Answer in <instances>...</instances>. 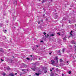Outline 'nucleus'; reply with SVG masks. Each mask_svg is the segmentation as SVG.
<instances>
[{
    "instance_id": "12",
    "label": "nucleus",
    "mask_w": 76,
    "mask_h": 76,
    "mask_svg": "<svg viewBox=\"0 0 76 76\" xmlns=\"http://www.w3.org/2000/svg\"><path fill=\"white\" fill-rule=\"evenodd\" d=\"M64 49L63 48L62 49V52H63V53H64Z\"/></svg>"
},
{
    "instance_id": "17",
    "label": "nucleus",
    "mask_w": 76,
    "mask_h": 76,
    "mask_svg": "<svg viewBox=\"0 0 76 76\" xmlns=\"http://www.w3.org/2000/svg\"><path fill=\"white\" fill-rule=\"evenodd\" d=\"M68 73H69V74H70V73H71V72L69 71Z\"/></svg>"
},
{
    "instance_id": "37",
    "label": "nucleus",
    "mask_w": 76,
    "mask_h": 76,
    "mask_svg": "<svg viewBox=\"0 0 76 76\" xmlns=\"http://www.w3.org/2000/svg\"><path fill=\"white\" fill-rule=\"evenodd\" d=\"M51 54V53H49V54Z\"/></svg>"
},
{
    "instance_id": "13",
    "label": "nucleus",
    "mask_w": 76,
    "mask_h": 76,
    "mask_svg": "<svg viewBox=\"0 0 76 76\" xmlns=\"http://www.w3.org/2000/svg\"><path fill=\"white\" fill-rule=\"evenodd\" d=\"M43 34H44V35H46V34H47V33H45V32H44Z\"/></svg>"
},
{
    "instance_id": "7",
    "label": "nucleus",
    "mask_w": 76,
    "mask_h": 76,
    "mask_svg": "<svg viewBox=\"0 0 76 76\" xmlns=\"http://www.w3.org/2000/svg\"><path fill=\"white\" fill-rule=\"evenodd\" d=\"M63 20H66V18L64 17L63 18Z\"/></svg>"
},
{
    "instance_id": "52",
    "label": "nucleus",
    "mask_w": 76,
    "mask_h": 76,
    "mask_svg": "<svg viewBox=\"0 0 76 76\" xmlns=\"http://www.w3.org/2000/svg\"><path fill=\"white\" fill-rule=\"evenodd\" d=\"M56 67H57V66H56Z\"/></svg>"
},
{
    "instance_id": "6",
    "label": "nucleus",
    "mask_w": 76,
    "mask_h": 76,
    "mask_svg": "<svg viewBox=\"0 0 76 76\" xmlns=\"http://www.w3.org/2000/svg\"><path fill=\"white\" fill-rule=\"evenodd\" d=\"M54 36V34H50V37H53Z\"/></svg>"
},
{
    "instance_id": "14",
    "label": "nucleus",
    "mask_w": 76,
    "mask_h": 76,
    "mask_svg": "<svg viewBox=\"0 0 76 76\" xmlns=\"http://www.w3.org/2000/svg\"><path fill=\"white\" fill-rule=\"evenodd\" d=\"M7 69H8V70H9L10 68H9V67L8 66L7 68Z\"/></svg>"
},
{
    "instance_id": "42",
    "label": "nucleus",
    "mask_w": 76,
    "mask_h": 76,
    "mask_svg": "<svg viewBox=\"0 0 76 76\" xmlns=\"http://www.w3.org/2000/svg\"><path fill=\"white\" fill-rule=\"evenodd\" d=\"M52 70H54V68H52Z\"/></svg>"
},
{
    "instance_id": "38",
    "label": "nucleus",
    "mask_w": 76,
    "mask_h": 76,
    "mask_svg": "<svg viewBox=\"0 0 76 76\" xmlns=\"http://www.w3.org/2000/svg\"><path fill=\"white\" fill-rule=\"evenodd\" d=\"M72 44H75V42H73V43H72Z\"/></svg>"
},
{
    "instance_id": "16",
    "label": "nucleus",
    "mask_w": 76,
    "mask_h": 76,
    "mask_svg": "<svg viewBox=\"0 0 76 76\" xmlns=\"http://www.w3.org/2000/svg\"><path fill=\"white\" fill-rule=\"evenodd\" d=\"M47 70H45L44 71L45 73H47Z\"/></svg>"
},
{
    "instance_id": "10",
    "label": "nucleus",
    "mask_w": 76,
    "mask_h": 76,
    "mask_svg": "<svg viewBox=\"0 0 76 76\" xmlns=\"http://www.w3.org/2000/svg\"><path fill=\"white\" fill-rule=\"evenodd\" d=\"M35 75H37V76H39V73H35Z\"/></svg>"
},
{
    "instance_id": "1",
    "label": "nucleus",
    "mask_w": 76,
    "mask_h": 76,
    "mask_svg": "<svg viewBox=\"0 0 76 76\" xmlns=\"http://www.w3.org/2000/svg\"><path fill=\"white\" fill-rule=\"evenodd\" d=\"M51 61H52L51 64H54V63L55 61H53L52 60H51Z\"/></svg>"
},
{
    "instance_id": "34",
    "label": "nucleus",
    "mask_w": 76,
    "mask_h": 76,
    "mask_svg": "<svg viewBox=\"0 0 76 76\" xmlns=\"http://www.w3.org/2000/svg\"><path fill=\"white\" fill-rule=\"evenodd\" d=\"M41 42H43V41H41Z\"/></svg>"
},
{
    "instance_id": "35",
    "label": "nucleus",
    "mask_w": 76,
    "mask_h": 76,
    "mask_svg": "<svg viewBox=\"0 0 76 76\" xmlns=\"http://www.w3.org/2000/svg\"><path fill=\"white\" fill-rule=\"evenodd\" d=\"M62 76H64V74H62Z\"/></svg>"
},
{
    "instance_id": "29",
    "label": "nucleus",
    "mask_w": 76,
    "mask_h": 76,
    "mask_svg": "<svg viewBox=\"0 0 76 76\" xmlns=\"http://www.w3.org/2000/svg\"><path fill=\"white\" fill-rule=\"evenodd\" d=\"M69 23H70V21L69 20Z\"/></svg>"
},
{
    "instance_id": "49",
    "label": "nucleus",
    "mask_w": 76,
    "mask_h": 76,
    "mask_svg": "<svg viewBox=\"0 0 76 76\" xmlns=\"http://www.w3.org/2000/svg\"><path fill=\"white\" fill-rule=\"evenodd\" d=\"M69 52H68V53H69Z\"/></svg>"
},
{
    "instance_id": "50",
    "label": "nucleus",
    "mask_w": 76,
    "mask_h": 76,
    "mask_svg": "<svg viewBox=\"0 0 76 76\" xmlns=\"http://www.w3.org/2000/svg\"><path fill=\"white\" fill-rule=\"evenodd\" d=\"M44 10V8L43 9Z\"/></svg>"
},
{
    "instance_id": "43",
    "label": "nucleus",
    "mask_w": 76,
    "mask_h": 76,
    "mask_svg": "<svg viewBox=\"0 0 76 76\" xmlns=\"http://www.w3.org/2000/svg\"><path fill=\"white\" fill-rule=\"evenodd\" d=\"M42 22V20H41Z\"/></svg>"
},
{
    "instance_id": "2",
    "label": "nucleus",
    "mask_w": 76,
    "mask_h": 76,
    "mask_svg": "<svg viewBox=\"0 0 76 76\" xmlns=\"http://www.w3.org/2000/svg\"><path fill=\"white\" fill-rule=\"evenodd\" d=\"M58 53V55H59V56H61V53H60V50H59Z\"/></svg>"
},
{
    "instance_id": "32",
    "label": "nucleus",
    "mask_w": 76,
    "mask_h": 76,
    "mask_svg": "<svg viewBox=\"0 0 76 76\" xmlns=\"http://www.w3.org/2000/svg\"><path fill=\"white\" fill-rule=\"evenodd\" d=\"M15 75H17V73H15Z\"/></svg>"
},
{
    "instance_id": "3",
    "label": "nucleus",
    "mask_w": 76,
    "mask_h": 76,
    "mask_svg": "<svg viewBox=\"0 0 76 76\" xmlns=\"http://www.w3.org/2000/svg\"><path fill=\"white\" fill-rule=\"evenodd\" d=\"M32 70H33V71H35L36 70V68H34L32 69Z\"/></svg>"
},
{
    "instance_id": "23",
    "label": "nucleus",
    "mask_w": 76,
    "mask_h": 76,
    "mask_svg": "<svg viewBox=\"0 0 76 76\" xmlns=\"http://www.w3.org/2000/svg\"><path fill=\"white\" fill-rule=\"evenodd\" d=\"M44 1H42V4H43V3H44Z\"/></svg>"
},
{
    "instance_id": "19",
    "label": "nucleus",
    "mask_w": 76,
    "mask_h": 76,
    "mask_svg": "<svg viewBox=\"0 0 76 76\" xmlns=\"http://www.w3.org/2000/svg\"><path fill=\"white\" fill-rule=\"evenodd\" d=\"M60 61H61V62H62V60L61 59H60Z\"/></svg>"
},
{
    "instance_id": "4",
    "label": "nucleus",
    "mask_w": 76,
    "mask_h": 76,
    "mask_svg": "<svg viewBox=\"0 0 76 76\" xmlns=\"http://www.w3.org/2000/svg\"><path fill=\"white\" fill-rule=\"evenodd\" d=\"M0 26L1 27H3V24L0 23Z\"/></svg>"
},
{
    "instance_id": "31",
    "label": "nucleus",
    "mask_w": 76,
    "mask_h": 76,
    "mask_svg": "<svg viewBox=\"0 0 76 76\" xmlns=\"http://www.w3.org/2000/svg\"><path fill=\"white\" fill-rule=\"evenodd\" d=\"M70 34L71 35H72V33H70Z\"/></svg>"
},
{
    "instance_id": "8",
    "label": "nucleus",
    "mask_w": 76,
    "mask_h": 76,
    "mask_svg": "<svg viewBox=\"0 0 76 76\" xmlns=\"http://www.w3.org/2000/svg\"><path fill=\"white\" fill-rule=\"evenodd\" d=\"M3 31L4 33H6V32H7V30H4Z\"/></svg>"
},
{
    "instance_id": "46",
    "label": "nucleus",
    "mask_w": 76,
    "mask_h": 76,
    "mask_svg": "<svg viewBox=\"0 0 76 76\" xmlns=\"http://www.w3.org/2000/svg\"><path fill=\"white\" fill-rule=\"evenodd\" d=\"M75 26H76V24H75Z\"/></svg>"
},
{
    "instance_id": "9",
    "label": "nucleus",
    "mask_w": 76,
    "mask_h": 76,
    "mask_svg": "<svg viewBox=\"0 0 76 76\" xmlns=\"http://www.w3.org/2000/svg\"><path fill=\"white\" fill-rule=\"evenodd\" d=\"M63 40L64 41H66V38H64L63 39Z\"/></svg>"
},
{
    "instance_id": "22",
    "label": "nucleus",
    "mask_w": 76,
    "mask_h": 76,
    "mask_svg": "<svg viewBox=\"0 0 76 76\" xmlns=\"http://www.w3.org/2000/svg\"><path fill=\"white\" fill-rule=\"evenodd\" d=\"M1 61H4V60L2 59H1Z\"/></svg>"
},
{
    "instance_id": "45",
    "label": "nucleus",
    "mask_w": 76,
    "mask_h": 76,
    "mask_svg": "<svg viewBox=\"0 0 76 76\" xmlns=\"http://www.w3.org/2000/svg\"><path fill=\"white\" fill-rule=\"evenodd\" d=\"M68 62H68V61L67 62V63H68Z\"/></svg>"
},
{
    "instance_id": "26",
    "label": "nucleus",
    "mask_w": 76,
    "mask_h": 76,
    "mask_svg": "<svg viewBox=\"0 0 76 76\" xmlns=\"http://www.w3.org/2000/svg\"><path fill=\"white\" fill-rule=\"evenodd\" d=\"M40 23V22H39V21L38 23V24H39Z\"/></svg>"
},
{
    "instance_id": "5",
    "label": "nucleus",
    "mask_w": 76,
    "mask_h": 76,
    "mask_svg": "<svg viewBox=\"0 0 76 76\" xmlns=\"http://www.w3.org/2000/svg\"><path fill=\"white\" fill-rule=\"evenodd\" d=\"M56 60L57 61V63H58V58L57 57H56L55 58Z\"/></svg>"
},
{
    "instance_id": "25",
    "label": "nucleus",
    "mask_w": 76,
    "mask_h": 76,
    "mask_svg": "<svg viewBox=\"0 0 76 76\" xmlns=\"http://www.w3.org/2000/svg\"><path fill=\"white\" fill-rule=\"evenodd\" d=\"M44 16H45V14L43 15V17L44 18V17H45Z\"/></svg>"
},
{
    "instance_id": "27",
    "label": "nucleus",
    "mask_w": 76,
    "mask_h": 76,
    "mask_svg": "<svg viewBox=\"0 0 76 76\" xmlns=\"http://www.w3.org/2000/svg\"><path fill=\"white\" fill-rule=\"evenodd\" d=\"M22 71H24V70H25V69H22Z\"/></svg>"
},
{
    "instance_id": "40",
    "label": "nucleus",
    "mask_w": 76,
    "mask_h": 76,
    "mask_svg": "<svg viewBox=\"0 0 76 76\" xmlns=\"http://www.w3.org/2000/svg\"><path fill=\"white\" fill-rule=\"evenodd\" d=\"M32 55L30 56V57H32Z\"/></svg>"
},
{
    "instance_id": "15",
    "label": "nucleus",
    "mask_w": 76,
    "mask_h": 76,
    "mask_svg": "<svg viewBox=\"0 0 76 76\" xmlns=\"http://www.w3.org/2000/svg\"><path fill=\"white\" fill-rule=\"evenodd\" d=\"M26 59L28 60H30V59L28 58H27Z\"/></svg>"
},
{
    "instance_id": "30",
    "label": "nucleus",
    "mask_w": 76,
    "mask_h": 76,
    "mask_svg": "<svg viewBox=\"0 0 76 76\" xmlns=\"http://www.w3.org/2000/svg\"><path fill=\"white\" fill-rule=\"evenodd\" d=\"M71 33H72V32H73V31H71Z\"/></svg>"
},
{
    "instance_id": "28",
    "label": "nucleus",
    "mask_w": 76,
    "mask_h": 76,
    "mask_svg": "<svg viewBox=\"0 0 76 76\" xmlns=\"http://www.w3.org/2000/svg\"><path fill=\"white\" fill-rule=\"evenodd\" d=\"M4 15V16H6V15L5 14H4V15Z\"/></svg>"
},
{
    "instance_id": "36",
    "label": "nucleus",
    "mask_w": 76,
    "mask_h": 76,
    "mask_svg": "<svg viewBox=\"0 0 76 76\" xmlns=\"http://www.w3.org/2000/svg\"><path fill=\"white\" fill-rule=\"evenodd\" d=\"M69 47H72V46H71V45H69Z\"/></svg>"
},
{
    "instance_id": "41",
    "label": "nucleus",
    "mask_w": 76,
    "mask_h": 76,
    "mask_svg": "<svg viewBox=\"0 0 76 76\" xmlns=\"http://www.w3.org/2000/svg\"><path fill=\"white\" fill-rule=\"evenodd\" d=\"M50 72H52V70H50Z\"/></svg>"
},
{
    "instance_id": "39",
    "label": "nucleus",
    "mask_w": 76,
    "mask_h": 76,
    "mask_svg": "<svg viewBox=\"0 0 76 76\" xmlns=\"http://www.w3.org/2000/svg\"><path fill=\"white\" fill-rule=\"evenodd\" d=\"M36 47H38V45H37Z\"/></svg>"
},
{
    "instance_id": "24",
    "label": "nucleus",
    "mask_w": 76,
    "mask_h": 76,
    "mask_svg": "<svg viewBox=\"0 0 76 76\" xmlns=\"http://www.w3.org/2000/svg\"><path fill=\"white\" fill-rule=\"evenodd\" d=\"M45 37H46V38H48V36H47V35H45Z\"/></svg>"
},
{
    "instance_id": "47",
    "label": "nucleus",
    "mask_w": 76,
    "mask_h": 76,
    "mask_svg": "<svg viewBox=\"0 0 76 76\" xmlns=\"http://www.w3.org/2000/svg\"><path fill=\"white\" fill-rule=\"evenodd\" d=\"M39 60H40V58H39Z\"/></svg>"
},
{
    "instance_id": "21",
    "label": "nucleus",
    "mask_w": 76,
    "mask_h": 76,
    "mask_svg": "<svg viewBox=\"0 0 76 76\" xmlns=\"http://www.w3.org/2000/svg\"><path fill=\"white\" fill-rule=\"evenodd\" d=\"M74 48H75V50H76V46H74Z\"/></svg>"
},
{
    "instance_id": "33",
    "label": "nucleus",
    "mask_w": 76,
    "mask_h": 76,
    "mask_svg": "<svg viewBox=\"0 0 76 76\" xmlns=\"http://www.w3.org/2000/svg\"><path fill=\"white\" fill-rule=\"evenodd\" d=\"M47 35L48 37H49V35L47 34Z\"/></svg>"
},
{
    "instance_id": "48",
    "label": "nucleus",
    "mask_w": 76,
    "mask_h": 76,
    "mask_svg": "<svg viewBox=\"0 0 76 76\" xmlns=\"http://www.w3.org/2000/svg\"><path fill=\"white\" fill-rule=\"evenodd\" d=\"M29 76H31V75H29Z\"/></svg>"
},
{
    "instance_id": "51",
    "label": "nucleus",
    "mask_w": 76,
    "mask_h": 76,
    "mask_svg": "<svg viewBox=\"0 0 76 76\" xmlns=\"http://www.w3.org/2000/svg\"><path fill=\"white\" fill-rule=\"evenodd\" d=\"M13 57H14V56H13Z\"/></svg>"
},
{
    "instance_id": "11",
    "label": "nucleus",
    "mask_w": 76,
    "mask_h": 76,
    "mask_svg": "<svg viewBox=\"0 0 76 76\" xmlns=\"http://www.w3.org/2000/svg\"><path fill=\"white\" fill-rule=\"evenodd\" d=\"M2 75H3V76H5V75H6V73H4L2 74Z\"/></svg>"
},
{
    "instance_id": "18",
    "label": "nucleus",
    "mask_w": 76,
    "mask_h": 76,
    "mask_svg": "<svg viewBox=\"0 0 76 76\" xmlns=\"http://www.w3.org/2000/svg\"><path fill=\"white\" fill-rule=\"evenodd\" d=\"M57 34H58L59 35H60V33H57Z\"/></svg>"
},
{
    "instance_id": "53",
    "label": "nucleus",
    "mask_w": 76,
    "mask_h": 76,
    "mask_svg": "<svg viewBox=\"0 0 76 76\" xmlns=\"http://www.w3.org/2000/svg\"><path fill=\"white\" fill-rule=\"evenodd\" d=\"M40 1L41 0H40Z\"/></svg>"
},
{
    "instance_id": "20",
    "label": "nucleus",
    "mask_w": 76,
    "mask_h": 76,
    "mask_svg": "<svg viewBox=\"0 0 76 76\" xmlns=\"http://www.w3.org/2000/svg\"><path fill=\"white\" fill-rule=\"evenodd\" d=\"M11 76H14V75H13V74H12L11 75Z\"/></svg>"
},
{
    "instance_id": "44",
    "label": "nucleus",
    "mask_w": 76,
    "mask_h": 76,
    "mask_svg": "<svg viewBox=\"0 0 76 76\" xmlns=\"http://www.w3.org/2000/svg\"><path fill=\"white\" fill-rule=\"evenodd\" d=\"M39 1H40V0H39Z\"/></svg>"
}]
</instances>
